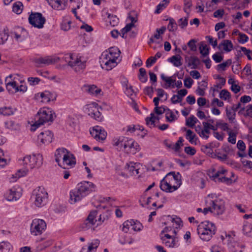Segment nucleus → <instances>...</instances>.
Here are the masks:
<instances>
[{
    "mask_svg": "<svg viewBox=\"0 0 252 252\" xmlns=\"http://www.w3.org/2000/svg\"><path fill=\"white\" fill-rule=\"evenodd\" d=\"M225 238L227 239V246L228 249L233 252H237L239 249H241L245 248V246L242 244H240L237 242L233 240V238L231 237L230 235L225 234Z\"/></svg>",
    "mask_w": 252,
    "mask_h": 252,
    "instance_id": "nucleus-16",
    "label": "nucleus"
},
{
    "mask_svg": "<svg viewBox=\"0 0 252 252\" xmlns=\"http://www.w3.org/2000/svg\"><path fill=\"white\" fill-rule=\"evenodd\" d=\"M186 137L190 143L195 145L197 144V140H198V138L190 129H188L187 130Z\"/></svg>",
    "mask_w": 252,
    "mask_h": 252,
    "instance_id": "nucleus-27",
    "label": "nucleus"
},
{
    "mask_svg": "<svg viewBox=\"0 0 252 252\" xmlns=\"http://www.w3.org/2000/svg\"><path fill=\"white\" fill-rule=\"evenodd\" d=\"M134 222V220H126L125 221L123 224L122 231L125 233H127L130 226H132V223Z\"/></svg>",
    "mask_w": 252,
    "mask_h": 252,
    "instance_id": "nucleus-47",
    "label": "nucleus"
},
{
    "mask_svg": "<svg viewBox=\"0 0 252 252\" xmlns=\"http://www.w3.org/2000/svg\"><path fill=\"white\" fill-rule=\"evenodd\" d=\"M150 116V117H147L145 119L146 124L149 126L151 125L155 126V119H156V117L153 113H151Z\"/></svg>",
    "mask_w": 252,
    "mask_h": 252,
    "instance_id": "nucleus-56",
    "label": "nucleus"
},
{
    "mask_svg": "<svg viewBox=\"0 0 252 252\" xmlns=\"http://www.w3.org/2000/svg\"><path fill=\"white\" fill-rule=\"evenodd\" d=\"M200 64V60L196 57L191 56L189 58L188 66H191L192 69H196Z\"/></svg>",
    "mask_w": 252,
    "mask_h": 252,
    "instance_id": "nucleus-26",
    "label": "nucleus"
},
{
    "mask_svg": "<svg viewBox=\"0 0 252 252\" xmlns=\"http://www.w3.org/2000/svg\"><path fill=\"white\" fill-rule=\"evenodd\" d=\"M12 77V75H9L5 78V84L6 87V89L8 91L10 92L11 91V88L15 89V91L16 90V88L17 87L16 82L14 81H11V78Z\"/></svg>",
    "mask_w": 252,
    "mask_h": 252,
    "instance_id": "nucleus-24",
    "label": "nucleus"
},
{
    "mask_svg": "<svg viewBox=\"0 0 252 252\" xmlns=\"http://www.w3.org/2000/svg\"><path fill=\"white\" fill-rule=\"evenodd\" d=\"M182 57L180 55H175L169 58L168 62L171 63L175 66L179 67L182 64L181 62Z\"/></svg>",
    "mask_w": 252,
    "mask_h": 252,
    "instance_id": "nucleus-28",
    "label": "nucleus"
},
{
    "mask_svg": "<svg viewBox=\"0 0 252 252\" xmlns=\"http://www.w3.org/2000/svg\"><path fill=\"white\" fill-rule=\"evenodd\" d=\"M25 168L22 170H19L18 171L21 173L19 176H24L28 173L29 169H32L34 168H38L42 164L43 162L42 156L39 154L37 155H27L23 158L21 160Z\"/></svg>",
    "mask_w": 252,
    "mask_h": 252,
    "instance_id": "nucleus-3",
    "label": "nucleus"
},
{
    "mask_svg": "<svg viewBox=\"0 0 252 252\" xmlns=\"http://www.w3.org/2000/svg\"><path fill=\"white\" fill-rule=\"evenodd\" d=\"M59 60V58H52L51 57L47 56L44 58H39L35 59V63L39 66H41V64L49 65L57 62Z\"/></svg>",
    "mask_w": 252,
    "mask_h": 252,
    "instance_id": "nucleus-18",
    "label": "nucleus"
},
{
    "mask_svg": "<svg viewBox=\"0 0 252 252\" xmlns=\"http://www.w3.org/2000/svg\"><path fill=\"white\" fill-rule=\"evenodd\" d=\"M108 18L109 19L110 23L113 26L117 25L118 23L119 19L116 16L111 15L110 14L108 16Z\"/></svg>",
    "mask_w": 252,
    "mask_h": 252,
    "instance_id": "nucleus-63",
    "label": "nucleus"
},
{
    "mask_svg": "<svg viewBox=\"0 0 252 252\" xmlns=\"http://www.w3.org/2000/svg\"><path fill=\"white\" fill-rule=\"evenodd\" d=\"M40 79L38 77H29L28 81L30 85L34 86L39 83Z\"/></svg>",
    "mask_w": 252,
    "mask_h": 252,
    "instance_id": "nucleus-60",
    "label": "nucleus"
},
{
    "mask_svg": "<svg viewBox=\"0 0 252 252\" xmlns=\"http://www.w3.org/2000/svg\"><path fill=\"white\" fill-rule=\"evenodd\" d=\"M198 122L197 119L194 116L191 115L186 120V125L189 127L192 128Z\"/></svg>",
    "mask_w": 252,
    "mask_h": 252,
    "instance_id": "nucleus-39",
    "label": "nucleus"
},
{
    "mask_svg": "<svg viewBox=\"0 0 252 252\" xmlns=\"http://www.w3.org/2000/svg\"><path fill=\"white\" fill-rule=\"evenodd\" d=\"M213 60L217 63H220L223 60V57L220 52H217L212 56Z\"/></svg>",
    "mask_w": 252,
    "mask_h": 252,
    "instance_id": "nucleus-62",
    "label": "nucleus"
},
{
    "mask_svg": "<svg viewBox=\"0 0 252 252\" xmlns=\"http://www.w3.org/2000/svg\"><path fill=\"white\" fill-rule=\"evenodd\" d=\"M16 109L10 107H4L0 108V114L4 116H10L14 114Z\"/></svg>",
    "mask_w": 252,
    "mask_h": 252,
    "instance_id": "nucleus-31",
    "label": "nucleus"
},
{
    "mask_svg": "<svg viewBox=\"0 0 252 252\" xmlns=\"http://www.w3.org/2000/svg\"><path fill=\"white\" fill-rule=\"evenodd\" d=\"M138 78L139 80L143 83H145L147 81L148 77L146 75V71L144 68H140L139 69Z\"/></svg>",
    "mask_w": 252,
    "mask_h": 252,
    "instance_id": "nucleus-46",
    "label": "nucleus"
},
{
    "mask_svg": "<svg viewBox=\"0 0 252 252\" xmlns=\"http://www.w3.org/2000/svg\"><path fill=\"white\" fill-rule=\"evenodd\" d=\"M160 77L163 81L167 83V86L165 87V88H168L170 86L172 88V84L175 83V79H172V77H166L164 74H161Z\"/></svg>",
    "mask_w": 252,
    "mask_h": 252,
    "instance_id": "nucleus-34",
    "label": "nucleus"
},
{
    "mask_svg": "<svg viewBox=\"0 0 252 252\" xmlns=\"http://www.w3.org/2000/svg\"><path fill=\"white\" fill-rule=\"evenodd\" d=\"M91 135L98 141H104L107 136V132L102 127L96 126L90 130Z\"/></svg>",
    "mask_w": 252,
    "mask_h": 252,
    "instance_id": "nucleus-11",
    "label": "nucleus"
},
{
    "mask_svg": "<svg viewBox=\"0 0 252 252\" xmlns=\"http://www.w3.org/2000/svg\"><path fill=\"white\" fill-rule=\"evenodd\" d=\"M229 137L228 138V141L232 144L236 143L237 134L232 131L228 132Z\"/></svg>",
    "mask_w": 252,
    "mask_h": 252,
    "instance_id": "nucleus-57",
    "label": "nucleus"
},
{
    "mask_svg": "<svg viewBox=\"0 0 252 252\" xmlns=\"http://www.w3.org/2000/svg\"><path fill=\"white\" fill-rule=\"evenodd\" d=\"M101 66L102 68L107 70H110L115 67L118 63L114 59H112L107 56L101 55Z\"/></svg>",
    "mask_w": 252,
    "mask_h": 252,
    "instance_id": "nucleus-13",
    "label": "nucleus"
},
{
    "mask_svg": "<svg viewBox=\"0 0 252 252\" xmlns=\"http://www.w3.org/2000/svg\"><path fill=\"white\" fill-rule=\"evenodd\" d=\"M182 176L179 172H170L160 183V189L166 192L176 190L182 185Z\"/></svg>",
    "mask_w": 252,
    "mask_h": 252,
    "instance_id": "nucleus-2",
    "label": "nucleus"
},
{
    "mask_svg": "<svg viewBox=\"0 0 252 252\" xmlns=\"http://www.w3.org/2000/svg\"><path fill=\"white\" fill-rule=\"evenodd\" d=\"M46 223L41 219H35L32 220L31 225V233L34 235H40L46 229Z\"/></svg>",
    "mask_w": 252,
    "mask_h": 252,
    "instance_id": "nucleus-10",
    "label": "nucleus"
},
{
    "mask_svg": "<svg viewBox=\"0 0 252 252\" xmlns=\"http://www.w3.org/2000/svg\"><path fill=\"white\" fill-rule=\"evenodd\" d=\"M231 59H228L225 62L218 64L217 66V70L219 71H224L226 69V67L231 65Z\"/></svg>",
    "mask_w": 252,
    "mask_h": 252,
    "instance_id": "nucleus-38",
    "label": "nucleus"
},
{
    "mask_svg": "<svg viewBox=\"0 0 252 252\" xmlns=\"http://www.w3.org/2000/svg\"><path fill=\"white\" fill-rule=\"evenodd\" d=\"M212 148L213 144L209 143L206 145L202 146L201 147V151L207 154H212L213 152Z\"/></svg>",
    "mask_w": 252,
    "mask_h": 252,
    "instance_id": "nucleus-49",
    "label": "nucleus"
},
{
    "mask_svg": "<svg viewBox=\"0 0 252 252\" xmlns=\"http://www.w3.org/2000/svg\"><path fill=\"white\" fill-rule=\"evenodd\" d=\"M68 152V151L64 148H59L56 150L55 153V160L58 163L59 165V163H61L60 161L61 159L63 160L64 156H66Z\"/></svg>",
    "mask_w": 252,
    "mask_h": 252,
    "instance_id": "nucleus-20",
    "label": "nucleus"
},
{
    "mask_svg": "<svg viewBox=\"0 0 252 252\" xmlns=\"http://www.w3.org/2000/svg\"><path fill=\"white\" fill-rule=\"evenodd\" d=\"M110 217V213L109 211L103 213L99 215V218L98 220L99 221L104 222L106 220H108Z\"/></svg>",
    "mask_w": 252,
    "mask_h": 252,
    "instance_id": "nucleus-58",
    "label": "nucleus"
},
{
    "mask_svg": "<svg viewBox=\"0 0 252 252\" xmlns=\"http://www.w3.org/2000/svg\"><path fill=\"white\" fill-rule=\"evenodd\" d=\"M223 46V49L225 52H229L233 49V45L231 40H224L219 45L218 48L220 49V47Z\"/></svg>",
    "mask_w": 252,
    "mask_h": 252,
    "instance_id": "nucleus-22",
    "label": "nucleus"
},
{
    "mask_svg": "<svg viewBox=\"0 0 252 252\" xmlns=\"http://www.w3.org/2000/svg\"><path fill=\"white\" fill-rule=\"evenodd\" d=\"M96 214L97 212L96 211H92L90 213L89 216L86 220L87 221H90V222L94 225L95 221H96V220H95Z\"/></svg>",
    "mask_w": 252,
    "mask_h": 252,
    "instance_id": "nucleus-51",
    "label": "nucleus"
},
{
    "mask_svg": "<svg viewBox=\"0 0 252 252\" xmlns=\"http://www.w3.org/2000/svg\"><path fill=\"white\" fill-rule=\"evenodd\" d=\"M199 50L200 54L204 57L207 56L209 54V48L203 42L200 43Z\"/></svg>",
    "mask_w": 252,
    "mask_h": 252,
    "instance_id": "nucleus-40",
    "label": "nucleus"
},
{
    "mask_svg": "<svg viewBox=\"0 0 252 252\" xmlns=\"http://www.w3.org/2000/svg\"><path fill=\"white\" fill-rule=\"evenodd\" d=\"M169 2V0H163L157 6L155 13L158 14L161 10L165 8Z\"/></svg>",
    "mask_w": 252,
    "mask_h": 252,
    "instance_id": "nucleus-33",
    "label": "nucleus"
},
{
    "mask_svg": "<svg viewBox=\"0 0 252 252\" xmlns=\"http://www.w3.org/2000/svg\"><path fill=\"white\" fill-rule=\"evenodd\" d=\"M196 40L195 39H191L188 43V46L192 51H196L197 50V47L195 44Z\"/></svg>",
    "mask_w": 252,
    "mask_h": 252,
    "instance_id": "nucleus-64",
    "label": "nucleus"
},
{
    "mask_svg": "<svg viewBox=\"0 0 252 252\" xmlns=\"http://www.w3.org/2000/svg\"><path fill=\"white\" fill-rule=\"evenodd\" d=\"M8 30L4 28L3 31L0 32V45L4 44L8 38Z\"/></svg>",
    "mask_w": 252,
    "mask_h": 252,
    "instance_id": "nucleus-32",
    "label": "nucleus"
},
{
    "mask_svg": "<svg viewBox=\"0 0 252 252\" xmlns=\"http://www.w3.org/2000/svg\"><path fill=\"white\" fill-rule=\"evenodd\" d=\"M23 5L21 2L17 1L15 2L12 7V10L17 14H20L23 10Z\"/></svg>",
    "mask_w": 252,
    "mask_h": 252,
    "instance_id": "nucleus-36",
    "label": "nucleus"
},
{
    "mask_svg": "<svg viewBox=\"0 0 252 252\" xmlns=\"http://www.w3.org/2000/svg\"><path fill=\"white\" fill-rule=\"evenodd\" d=\"M143 228L142 223L137 220H134V222L132 223V229L135 231H140Z\"/></svg>",
    "mask_w": 252,
    "mask_h": 252,
    "instance_id": "nucleus-53",
    "label": "nucleus"
},
{
    "mask_svg": "<svg viewBox=\"0 0 252 252\" xmlns=\"http://www.w3.org/2000/svg\"><path fill=\"white\" fill-rule=\"evenodd\" d=\"M29 21L33 27L41 29L43 27L46 19L41 13L32 12L29 16Z\"/></svg>",
    "mask_w": 252,
    "mask_h": 252,
    "instance_id": "nucleus-9",
    "label": "nucleus"
},
{
    "mask_svg": "<svg viewBox=\"0 0 252 252\" xmlns=\"http://www.w3.org/2000/svg\"><path fill=\"white\" fill-rule=\"evenodd\" d=\"M216 230L215 225L209 221L201 222L197 228V232L200 238L205 241H208L211 239L215 234Z\"/></svg>",
    "mask_w": 252,
    "mask_h": 252,
    "instance_id": "nucleus-6",
    "label": "nucleus"
},
{
    "mask_svg": "<svg viewBox=\"0 0 252 252\" xmlns=\"http://www.w3.org/2000/svg\"><path fill=\"white\" fill-rule=\"evenodd\" d=\"M220 97L224 100L229 99L231 97L230 93L225 89L222 90L220 93Z\"/></svg>",
    "mask_w": 252,
    "mask_h": 252,
    "instance_id": "nucleus-48",
    "label": "nucleus"
},
{
    "mask_svg": "<svg viewBox=\"0 0 252 252\" xmlns=\"http://www.w3.org/2000/svg\"><path fill=\"white\" fill-rule=\"evenodd\" d=\"M216 199H219L218 198H217L216 194L211 193L208 194L205 199V205H211L212 203L216 201Z\"/></svg>",
    "mask_w": 252,
    "mask_h": 252,
    "instance_id": "nucleus-44",
    "label": "nucleus"
},
{
    "mask_svg": "<svg viewBox=\"0 0 252 252\" xmlns=\"http://www.w3.org/2000/svg\"><path fill=\"white\" fill-rule=\"evenodd\" d=\"M11 246L8 242L3 241L0 243V251L1 252H8Z\"/></svg>",
    "mask_w": 252,
    "mask_h": 252,
    "instance_id": "nucleus-45",
    "label": "nucleus"
},
{
    "mask_svg": "<svg viewBox=\"0 0 252 252\" xmlns=\"http://www.w3.org/2000/svg\"><path fill=\"white\" fill-rule=\"evenodd\" d=\"M184 11L189 14V9L191 6H192V3L191 0H184Z\"/></svg>",
    "mask_w": 252,
    "mask_h": 252,
    "instance_id": "nucleus-61",
    "label": "nucleus"
},
{
    "mask_svg": "<svg viewBox=\"0 0 252 252\" xmlns=\"http://www.w3.org/2000/svg\"><path fill=\"white\" fill-rule=\"evenodd\" d=\"M95 186L90 182L84 181L79 183L76 188L70 191L71 204L81 200L83 198L94 191Z\"/></svg>",
    "mask_w": 252,
    "mask_h": 252,
    "instance_id": "nucleus-1",
    "label": "nucleus"
},
{
    "mask_svg": "<svg viewBox=\"0 0 252 252\" xmlns=\"http://www.w3.org/2000/svg\"><path fill=\"white\" fill-rule=\"evenodd\" d=\"M165 118L167 121L169 122H173L177 119L176 116L174 115L173 111L170 110L169 108H167V111L166 112Z\"/></svg>",
    "mask_w": 252,
    "mask_h": 252,
    "instance_id": "nucleus-35",
    "label": "nucleus"
},
{
    "mask_svg": "<svg viewBox=\"0 0 252 252\" xmlns=\"http://www.w3.org/2000/svg\"><path fill=\"white\" fill-rule=\"evenodd\" d=\"M76 164V159L74 156L68 152L66 156H64L62 163H59V166L65 169L68 166L73 167Z\"/></svg>",
    "mask_w": 252,
    "mask_h": 252,
    "instance_id": "nucleus-14",
    "label": "nucleus"
},
{
    "mask_svg": "<svg viewBox=\"0 0 252 252\" xmlns=\"http://www.w3.org/2000/svg\"><path fill=\"white\" fill-rule=\"evenodd\" d=\"M56 117L55 113L51 108L40 109L36 115L35 123L32 126L31 130L35 131L38 127L46 122H52Z\"/></svg>",
    "mask_w": 252,
    "mask_h": 252,
    "instance_id": "nucleus-5",
    "label": "nucleus"
},
{
    "mask_svg": "<svg viewBox=\"0 0 252 252\" xmlns=\"http://www.w3.org/2000/svg\"><path fill=\"white\" fill-rule=\"evenodd\" d=\"M6 196L7 200L11 201L19 199L20 197V193L16 190V189L12 188L7 191Z\"/></svg>",
    "mask_w": 252,
    "mask_h": 252,
    "instance_id": "nucleus-21",
    "label": "nucleus"
},
{
    "mask_svg": "<svg viewBox=\"0 0 252 252\" xmlns=\"http://www.w3.org/2000/svg\"><path fill=\"white\" fill-rule=\"evenodd\" d=\"M226 116L231 123H234L235 119L236 112L232 108H226Z\"/></svg>",
    "mask_w": 252,
    "mask_h": 252,
    "instance_id": "nucleus-42",
    "label": "nucleus"
},
{
    "mask_svg": "<svg viewBox=\"0 0 252 252\" xmlns=\"http://www.w3.org/2000/svg\"><path fill=\"white\" fill-rule=\"evenodd\" d=\"M137 166L136 163L130 162L126 164L125 168L131 175H136L139 173V169Z\"/></svg>",
    "mask_w": 252,
    "mask_h": 252,
    "instance_id": "nucleus-23",
    "label": "nucleus"
},
{
    "mask_svg": "<svg viewBox=\"0 0 252 252\" xmlns=\"http://www.w3.org/2000/svg\"><path fill=\"white\" fill-rule=\"evenodd\" d=\"M134 26V25L132 23H129L126 25V26L123 28L121 31V33L122 34V37L124 38V35L127 32L130 31L132 27Z\"/></svg>",
    "mask_w": 252,
    "mask_h": 252,
    "instance_id": "nucleus-52",
    "label": "nucleus"
},
{
    "mask_svg": "<svg viewBox=\"0 0 252 252\" xmlns=\"http://www.w3.org/2000/svg\"><path fill=\"white\" fill-rule=\"evenodd\" d=\"M31 198L36 207H42L46 203L48 193L43 187H38L33 190Z\"/></svg>",
    "mask_w": 252,
    "mask_h": 252,
    "instance_id": "nucleus-7",
    "label": "nucleus"
},
{
    "mask_svg": "<svg viewBox=\"0 0 252 252\" xmlns=\"http://www.w3.org/2000/svg\"><path fill=\"white\" fill-rule=\"evenodd\" d=\"M243 231L247 236L252 237V224L248 221H245Z\"/></svg>",
    "mask_w": 252,
    "mask_h": 252,
    "instance_id": "nucleus-29",
    "label": "nucleus"
},
{
    "mask_svg": "<svg viewBox=\"0 0 252 252\" xmlns=\"http://www.w3.org/2000/svg\"><path fill=\"white\" fill-rule=\"evenodd\" d=\"M65 60L69 66L76 72H79L86 67V61L82 60V57H75L72 54L66 55Z\"/></svg>",
    "mask_w": 252,
    "mask_h": 252,
    "instance_id": "nucleus-8",
    "label": "nucleus"
},
{
    "mask_svg": "<svg viewBox=\"0 0 252 252\" xmlns=\"http://www.w3.org/2000/svg\"><path fill=\"white\" fill-rule=\"evenodd\" d=\"M120 50L117 47H112L109 49V51L105 52L102 53V55L107 56L116 61L120 55Z\"/></svg>",
    "mask_w": 252,
    "mask_h": 252,
    "instance_id": "nucleus-19",
    "label": "nucleus"
},
{
    "mask_svg": "<svg viewBox=\"0 0 252 252\" xmlns=\"http://www.w3.org/2000/svg\"><path fill=\"white\" fill-rule=\"evenodd\" d=\"M113 144L115 146L119 147L120 149L123 147L127 153L132 154H135L140 149L138 144L133 139L123 136L114 138L113 140Z\"/></svg>",
    "mask_w": 252,
    "mask_h": 252,
    "instance_id": "nucleus-4",
    "label": "nucleus"
},
{
    "mask_svg": "<svg viewBox=\"0 0 252 252\" xmlns=\"http://www.w3.org/2000/svg\"><path fill=\"white\" fill-rule=\"evenodd\" d=\"M212 213L215 215H222L224 211V203L221 199H216V201L211 204Z\"/></svg>",
    "mask_w": 252,
    "mask_h": 252,
    "instance_id": "nucleus-12",
    "label": "nucleus"
},
{
    "mask_svg": "<svg viewBox=\"0 0 252 252\" xmlns=\"http://www.w3.org/2000/svg\"><path fill=\"white\" fill-rule=\"evenodd\" d=\"M169 22L167 26V29L170 32H175L177 30L178 26L176 21L173 18H170L168 19Z\"/></svg>",
    "mask_w": 252,
    "mask_h": 252,
    "instance_id": "nucleus-37",
    "label": "nucleus"
},
{
    "mask_svg": "<svg viewBox=\"0 0 252 252\" xmlns=\"http://www.w3.org/2000/svg\"><path fill=\"white\" fill-rule=\"evenodd\" d=\"M17 30L21 32V33H19L18 31H13L11 32V36L15 38L17 41H22L23 40V38H22V32H25V31L23 28L20 27H18Z\"/></svg>",
    "mask_w": 252,
    "mask_h": 252,
    "instance_id": "nucleus-30",
    "label": "nucleus"
},
{
    "mask_svg": "<svg viewBox=\"0 0 252 252\" xmlns=\"http://www.w3.org/2000/svg\"><path fill=\"white\" fill-rule=\"evenodd\" d=\"M167 217L168 218L169 220H171L172 222H175L179 227L183 225L182 221L180 218L177 216H175L173 218L170 216H168Z\"/></svg>",
    "mask_w": 252,
    "mask_h": 252,
    "instance_id": "nucleus-54",
    "label": "nucleus"
},
{
    "mask_svg": "<svg viewBox=\"0 0 252 252\" xmlns=\"http://www.w3.org/2000/svg\"><path fill=\"white\" fill-rule=\"evenodd\" d=\"M54 134L49 130H45L41 131L38 135V139L41 143L44 144H49L53 140Z\"/></svg>",
    "mask_w": 252,
    "mask_h": 252,
    "instance_id": "nucleus-15",
    "label": "nucleus"
},
{
    "mask_svg": "<svg viewBox=\"0 0 252 252\" xmlns=\"http://www.w3.org/2000/svg\"><path fill=\"white\" fill-rule=\"evenodd\" d=\"M98 108V105L96 103H93L91 104L87 105L86 109L88 110L87 113L89 116L91 117L94 113V110L97 109Z\"/></svg>",
    "mask_w": 252,
    "mask_h": 252,
    "instance_id": "nucleus-43",
    "label": "nucleus"
},
{
    "mask_svg": "<svg viewBox=\"0 0 252 252\" xmlns=\"http://www.w3.org/2000/svg\"><path fill=\"white\" fill-rule=\"evenodd\" d=\"M99 244L100 241L99 240H93L91 242L88 244L87 246L83 247L80 252H96Z\"/></svg>",
    "mask_w": 252,
    "mask_h": 252,
    "instance_id": "nucleus-17",
    "label": "nucleus"
},
{
    "mask_svg": "<svg viewBox=\"0 0 252 252\" xmlns=\"http://www.w3.org/2000/svg\"><path fill=\"white\" fill-rule=\"evenodd\" d=\"M162 242L166 247L168 248H174L177 247V243L175 239H172L171 241L166 240L165 238H161Z\"/></svg>",
    "mask_w": 252,
    "mask_h": 252,
    "instance_id": "nucleus-41",
    "label": "nucleus"
},
{
    "mask_svg": "<svg viewBox=\"0 0 252 252\" xmlns=\"http://www.w3.org/2000/svg\"><path fill=\"white\" fill-rule=\"evenodd\" d=\"M94 118L95 120L101 122L103 119V116L101 113L98 110V108L97 109L94 110V113L92 117Z\"/></svg>",
    "mask_w": 252,
    "mask_h": 252,
    "instance_id": "nucleus-59",
    "label": "nucleus"
},
{
    "mask_svg": "<svg viewBox=\"0 0 252 252\" xmlns=\"http://www.w3.org/2000/svg\"><path fill=\"white\" fill-rule=\"evenodd\" d=\"M100 91L101 90L98 89L95 85L88 86V92L91 94L96 95L100 93Z\"/></svg>",
    "mask_w": 252,
    "mask_h": 252,
    "instance_id": "nucleus-50",
    "label": "nucleus"
},
{
    "mask_svg": "<svg viewBox=\"0 0 252 252\" xmlns=\"http://www.w3.org/2000/svg\"><path fill=\"white\" fill-rule=\"evenodd\" d=\"M40 97L44 101L49 102L51 100L53 101L56 99V95L55 94L49 92L45 91L40 94Z\"/></svg>",
    "mask_w": 252,
    "mask_h": 252,
    "instance_id": "nucleus-25",
    "label": "nucleus"
},
{
    "mask_svg": "<svg viewBox=\"0 0 252 252\" xmlns=\"http://www.w3.org/2000/svg\"><path fill=\"white\" fill-rule=\"evenodd\" d=\"M183 141L184 139L183 137H179L176 143L173 145V149L176 152L178 151L180 149L181 146H183Z\"/></svg>",
    "mask_w": 252,
    "mask_h": 252,
    "instance_id": "nucleus-55",
    "label": "nucleus"
}]
</instances>
